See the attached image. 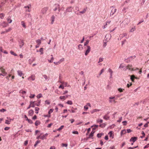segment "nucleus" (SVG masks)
Instances as JSON below:
<instances>
[{
	"instance_id": "f257e3e1",
	"label": "nucleus",
	"mask_w": 149,
	"mask_h": 149,
	"mask_svg": "<svg viewBox=\"0 0 149 149\" xmlns=\"http://www.w3.org/2000/svg\"><path fill=\"white\" fill-rule=\"evenodd\" d=\"M110 9H111V11L110 14V16H112L116 12L117 9L113 6H112L110 7Z\"/></svg>"
},
{
	"instance_id": "f03ea898",
	"label": "nucleus",
	"mask_w": 149,
	"mask_h": 149,
	"mask_svg": "<svg viewBox=\"0 0 149 149\" xmlns=\"http://www.w3.org/2000/svg\"><path fill=\"white\" fill-rule=\"evenodd\" d=\"M132 65H127L125 66V67L123 68V70L125 71H126L127 69H128L131 71L134 70V69L132 68Z\"/></svg>"
},
{
	"instance_id": "7ed1b4c3",
	"label": "nucleus",
	"mask_w": 149,
	"mask_h": 149,
	"mask_svg": "<svg viewBox=\"0 0 149 149\" xmlns=\"http://www.w3.org/2000/svg\"><path fill=\"white\" fill-rule=\"evenodd\" d=\"M111 38V35L110 34H107L105 38V39L104 41L108 42L110 39Z\"/></svg>"
},
{
	"instance_id": "20e7f679",
	"label": "nucleus",
	"mask_w": 149,
	"mask_h": 149,
	"mask_svg": "<svg viewBox=\"0 0 149 149\" xmlns=\"http://www.w3.org/2000/svg\"><path fill=\"white\" fill-rule=\"evenodd\" d=\"M87 49L86 50L85 53V55L86 56H87L88 54L91 49V47L89 46H87Z\"/></svg>"
},
{
	"instance_id": "39448f33",
	"label": "nucleus",
	"mask_w": 149,
	"mask_h": 149,
	"mask_svg": "<svg viewBox=\"0 0 149 149\" xmlns=\"http://www.w3.org/2000/svg\"><path fill=\"white\" fill-rule=\"evenodd\" d=\"M136 57V56H131L128 58L127 59H125V60H127V61H126L127 62H130L132 61L133 59L135 58Z\"/></svg>"
},
{
	"instance_id": "423d86ee",
	"label": "nucleus",
	"mask_w": 149,
	"mask_h": 149,
	"mask_svg": "<svg viewBox=\"0 0 149 149\" xmlns=\"http://www.w3.org/2000/svg\"><path fill=\"white\" fill-rule=\"evenodd\" d=\"M60 6V5L58 4H54V8L53 9L54 11H56L58 10Z\"/></svg>"
},
{
	"instance_id": "0eeeda50",
	"label": "nucleus",
	"mask_w": 149,
	"mask_h": 149,
	"mask_svg": "<svg viewBox=\"0 0 149 149\" xmlns=\"http://www.w3.org/2000/svg\"><path fill=\"white\" fill-rule=\"evenodd\" d=\"M130 20L128 18H126L123 22L126 25H127L130 22Z\"/></svg>"
},
{
	"instance_id": "6e6552de",
	"label": "nucleus",
	"mask_w": 149,
	"mask_h": 149,
	"mask_svg": "<svg viewBox=\"0 0 149 149\" xmlns=\"http://www.w3.org/2000/svg\"><path fill=\"white\" fill-rule=\"evenodd\" d=\"M48 134L47 133L46 134H45L42 135V134H40V139H46V137L47 136Z\"/></svg>"
},
{
	"instance_id": "1a4fd4ad",
	"label": "nucleus",
	"mask_w": 149,
	"mask_h": 149,
	"mask_svg": "<svg viewBox=\"0 0 149 149\" xmlns=\"http://www.w3.org/2000/svg\"><path fill=\"white\" fill-rule=\"evenodd\" d=\"M73 10V8L71 6L68 7L65 10L66 12H71Z\"/></svg>"
},
{
	"instance_id": "9d476101",
	"label": "nucleus",
	"mask_w": 149,
	"mask_h": 149,
	"mask_svg": "<svg viewBox=\"0 0 149 149\" xmlns=\"http://www.w3.org/2000/svg\"><path fill=\"white\" fill-rule=\"evenodd\" d=\"M28 79L30 81H34L35 79V76L34 75H31V76L28 78Z\"/></svg>"
},
{
	"instance_id": "9b49d317",
	"label": "nucleus",
	"mask_w": 149,
	"mask_h": 149,
	"mask_svg": "<svg viewBox=\"0 0 149 149\" xmlns=\"http://www.w3.org/2000/svg\"><path fill=\"white\" fill-rule=\"evenodd\" d=\"M137 139V137H132L130 139V141H132L133 143L135 142Z\"/></svg>"
},
{
	"instance_id": "f8f14e48",
	"label": "nucleus",
	"mask_w": 149,
	"mask_h": 149,
	"mask_svg": "<svg viewBox=\"0 0 149 149\" xmlns=\"http://www.w3.org/2000/svg\"><path fill=\"white\" fill-rule=\"evenodd\" d=\"M55 19V17L54 15H52L51 17V24H53L54 22Z\"/></svg>"
},
{
	"instance_id": "ddd939ff",
	"label": "nucleus",
	"mask_w": 149,
	"mask_h": 149,
	"mask_svg": "<svg viewBox=\"0 0 149 149\" xmlns=\"http://www.w3.org/2000/svg\"><path fill=\"white\" fill-rule=\"evenodd\" d=\"M48 10V8L47 7H45L42 9L41 10V12L43 13L44 14L46 13V11Z\"/></svg>"
},
{
	"instance_id": "4468645a",
	"label": "nucleus",
	"mask_w": 149,
	"mask_h": 149,
	"mask_svg": "<svg viewBox=\"0 0 149 149\" xmlns=\"http://www.w3.org/2000/svg\"><path fill=\"white\" fill-rule=\"evenodd\" d=\"M21 41L19 42V47L21 48L24 45V42L23 40H21Z\"/></svg>"
},
{
	"instance_id": "2eb2a0df",
	"label": "nucleus",
	"mask_w": 149,
	"mask_h": 149,
	"mask_svg": "<svg viewBox=\"0 0 149 149\" xmlns=\"http://www.w3.org/2000/svg\"><path fill=\"white\" fill-rule=\"evenodd\" d=\"M34 113V111H33L31 109L30 110H29V111L28 113L29 114V115H30V116H32L33 115Z\"/></svg>"
},
{
	"instance_id": "dca6fc26",
	"label": "nucleus",
	"mask_w": 149,
	"mask_h": 149,
	"mask_svg": "<svg viewBox=\"0 0 149 149\" xmlns=\"http://www.w3.org/2000/svg\"><path fill=\"white\" fill-rule=\"evenodd\" d=\"M77 109V108H75V109H74L73 108H72L70 110H69L68 111H70L71 112L74 113L75 112V110H76Z\"/></svg>"
},
{
	"instance_id": "f3484780",
	"label": "nucleus",
	"mask_w": 149,
	"mask_h": 149,
	"mask_svg": "<svg viewBox=\"0 0 149 149\" xmlns=\"http://www.w3.org/2000/svg\"><path fill=\"white\" fill-rule=\"evenodd\" d=\"M136 29L135 26H134L132 27L129 31V32H132L135 30Z\"/></svg>"
},
{
	"instance_id": "a211bd4d",
	"label": "nucleus",
	"mask_w": 149,
	"mask_h": 149,
	"mask_svg": "<svg viewBox=\"0 0 149 149\" xmlns=\"http://www.w3.org/2000/svg\"><path fill=\"white\" fill-rule=\"evenodd\" d=\"M35 102L31 101L30 102V104L31 105V107H35Z\"/></svg>"
},
{
	"instance_id": "6ab92c4d",
	"label": "nucleus",
	"mask_w": 149,
	"mask_h": 149,
	"mask_svg": "<svg viewBox=\"0 0 149 149\" xmlns=\"http://www.w3.org/2000/svg\"><path fill=\"white\" fill-rule=\"evenodd\" d=\"M98 126V125H95L92 126L91 127L92 128V130H94L96 129V128H97Z\"/></svg>"
},
{
	"instance_id": "aec40b11",
	"label": "nucleus",
	"mask_w": 149,
	"mask_h": 149,
	"mask_svg": "<svg viewBox=\"0 0 149 149\" xmlns=\"http://www.w3.org/2000/svg\"><path fill=\"white\" fill-rule=\"evenodd\" d=\"M94 132L92 131L91 133L89 134L88 138H91V137L93 136V134L94 133Z\"/></svg>"
},
{
	"instance_id": "412c9836",
	"label": "nucleus",
	"mask_w": 149,
	"mask_h": 149,
	"mask_svg": "<svg viewBox=\"0 0 149 149\" xmlns=\"http://www.w3.org/2000/svg\"><path fill=\"white\" fill-rule=\"evenodd\" d=\"M18 75L20 76H21L23 75V73L22 71L20 70H18L17 71Z\"/></svg>"
},
{
	"instance_id": "4be33fe9",
	"label": "nucleus",
	"mask_w": 149,
	"mask_h": 149,
	"mask_svg": "<svg viewBox=\"0 0 149 149\" xmlns=\"http://www.w3.org/2000/svg\"><path fill=\"white\" fill-rule=\"evenodd\" d=\"M136 78L134 75H132L130 76V79L132 81H134V79Z\"/></svg>"
},
{
	"instance_id": "5701e85b",
	"label": "nucleus",
	"mask_w": 149,
	"mask_h": 149,
	"mask_svg": "<svg viewBox=\"0 0 149 149\" xmlns=\"http://www.w3.org/2000/svg\"><path fill=\"white\" fill-rule=\"evenodd\" d=\"M127 34L126 33H124L122 34H121L120 35V37H121V38H123L126 36H127Z\"/></svg>"
},
{
	"instance_id": "b1692460",
	"label": "nucleus",
	"mask_w": 149,
	"mask_h": 149,
	"mask_svg": "<svg viewBox=\"0 0 149 149\" xmlns=\"http://www.w3.org/2000/svg\"><path fill=\"white\" fill-rule=\"evenodd\" d=\"M97 122L100 124L102 123L103 120L102 119H98L97 120Z\"/></svg>"
},
{
	"instance_id": "393cba45",
	"label": "nucleus",
	"mask_w": 149,
	"mask_h": 149,
	"mask_svg": "<svg viewBox=\"0 0 149 149\" xmlns=\"http://www.w3.org/2000/svg\"><path fill=\"white\" fill-rule=\"evenodd\" d=\"M108 134L109 135V136L110 137H111L112 139L113 138V135L112 131H111L110 132H109V133Z\"/></svg>"
},
{
	"instance_id": "a878e982",
	"label": "nucleus",
	"mask_w": 149,
	"mask_h": 149,
	"mask_svg": "<svg viewBox=\"0 0 149 149\" xmlns=\"http://www.w3.org/2000/svg\"><path fill=\"white\" fill-rule=\"evenodd\" d=\"M143 125V124L142 123H141L137 127H136V128L137 130H141V126L142 125Z\"/></svg>"
},
{
	"instance_id": "bb28decb",
	"label": "nucleus",
	"mask_w": 149,
	"mask_h": 149,
	"mask_svg": "<svg viewBox=\"0 0 149 149\" xmlns=\"http://www.w3.org/2000/svg\"><path fill=\"white\" fill-rule=\"evenodd\" d=\"M3 27H6L7 26V24L5 22H3L1 24Z\"/></svg>"
},
{
	"instance_id": "cd10ccee",
	"label": "nucleus",
	"mask_w": 149,
	"mask_h": 149,
	"mask_svg": "<svg viewBox=\"0 0 149 149\" xmlns=\"http://www.w3.org/2000/svg\"><path fill=\"white\" fill-rule=\"evenodd\" d=\"M87 8H84L82 11H80L79 13H80L83 14L85 13L86 12Z\"/></svg>"
},
{
	"instance_id": "c85d7f7f",
	"label": "nucleus",
	"mask_w": 149,
	"mask_h": 149,
	"mask_svg": "<svg viewBox=\"0 0 149 149\" xmlns=\"http://www.w3.org/2000/svg\"><path fill=\"white\" fill-rule=\"evenodd\" d=\"M0 70L2 73L5 72V69L2 67H1L0 68Z\"/></svg>"
},
{
	"instance_id": "c756f323",
	"label": "nucleus",
	"mask_w": 149,
	"mask_h": 149,
	"mask_svg": "<svg viewBox=\"0 0 149 149\" xmlns=\"http://www.w3.org/2000/svg\"><path fill=\"white\" fill-rule=\"evenodd\" d=\"M35 61L34 59H29V63L30 64H31L32 63Z\"/></svg>"
},
{
	"instance_id": "7c9ffc66",
	"label": "nucleus",
	"mask_w": 149,
	"mask_h": 149,
	"mask_svg": "<svg viewBox=\"0 0 149 149\" xmlns=\"http://www.w3.org/2000/svg\"><path fill=\"white\" fill-rule=\"evenodd\" d=\"M51 56H52V57L51 58V60H48V61L49 63H52L53 61V60L54 59V58L53 57V55H51Z\"/></svg>"
},
{
	"instance_id": "2f4dec72",
	"label": "nucleus",
	"mask_w": 149,
	"mask_h": 149,
	"mask_svg": "<svg viewBox=\"0 0 149 149\" xmlns=\"http://www.w3.org/2000/svg\"><path fill=\"white\" fill-rule=\"evenodd\" d=\"M36 43H38V45H40L41 43V40L40 39H38L36 41Z\"/></svg>"
},
{
	"instance_id": "473e14b6",
	"label": "nucleus",
	"mask_w": 149,
	"mask_h": 149,
	"mask_svg": "<svg viewBox=\"0 0 149 149\" xmlns=\"http://www.w3.org/2000/svg\"><path fill=\"white\" fill-rule=\"evenodd\" d=\"M59 98L61 100H65L66 99V97H65V96H61Z\"/></svg>"
},
{
	"instance_id": "72a5a7b5",
	"label": "nucleus",
	"mask_w": 149,
	"mask_h": 149,
	"mask_svg": "<svg viewBox=\"0 0 149 149\" xmlns=\"http://www.w3.org/2000/svg\"><path fill=\"white\" fill-rule=\"evenodd\" d=\"M126 25L124 24L123 22L121 23L120 24V26L122 28H124Z\"/></svg>"
},
{
	"instance_id": "f704fd0d",
	"label": "nucleus",
	"mask_w": 149,
	"mask_h": 149,
	"mask_svg": "<svg viewBox=\"0 0 149 149\" xmlns=\"http://www.w3.org/2000/svg\"><path fill=\"white\" fill-rule=\"evenodd\" d=\"M7 21L9 23H10L12 22V20L9 17H8L7 19Z\"/></svg>"
},
{
	"instance_id": "c9c22d12",
	"label": "nucleus",
	"mask_w": 149,
	"mask_h": 149,
	"mask_svg": "<svg viewBox=\"0 0 149 149\" xmlns=\"http://www.w3.org/2000/svg\"><path fill=\"white\" fill-rule=\"evenodd\" d=\"M21 24L23 27H24L25 28H26V26L25 24L23 21H22L21 22Z\"/></svg>"
},
{
	"instance_id": "e433bc0d",
	"label": "nucleus",
	"mask_w": 149,
	"mask_h": 149,
	"mask_svg": "<svg viewBox=\"0 0 149 149\" xmlns=\"http://www.w3.org/2000/svg\"><path fill=\"white\" fill-rule=\"evenodd\" d=\"M83 47L82 45L81 44H79L78 45V49L79 50H81L83 49Z\"/></svg>"
},
{
	"instance_id": "4c0bfd02",
	"label": "nucleus",
	"mask_w": 149,
	"mask_h": 149,
	"mask_svg": "<svg viewBox=\"0 0 149 149\" xmlns=\"http://www.w3.org/2000/svg\"><path fill=\"white\" fill-rule=\"evenodd\" d=\"M40 123V122L39 120H37L35 123V125L36 126H38Z\"/></svg>"
},
{
	"instance_id": "58836bf2",
	"label": "nucleus",
	"mask_w": 149,
	"mask_h": 149,
	"mask_svg": "<svg viewBox=\"0 0 149 149\" xmlns=\"http://www.w3.org/2000/svg\"><path fill=\"white\" fill-rule=\"evenodd\" d=\"M40 109L39 108H38V107H36L35 108V111H36V114H38V111Z\"/></svg>"
},
{
	"instance_id": "ea45409f",
	"label": "nucleus",
	"mask_w": 149,
	"mask_h": 149,
	"mask_svg": "<svg viewBox=\"0 0 149 149\" xmlns=\"http://www.w3.org/2000/svg\"><path fill=\"white\" fill-rule=\"evenodd\" d=\"M66 103L70 105H72V102L71 100H68L66 102Z\"/></svg>"
},
{
	"instance_id": "a19ab883",
	"label": "nucleus",
	"mask_w": 149,
	"mask_h": 149,
	"mask_svg": "<svg viewBox=\"0 0 149 149\" xmlns=\"http://www.w3.org/2000/svg\"><path fill=\"white\" fill-rule=\"evenodd\" d=\"M109 118V117L107 115H105L103 117V118L106 120H107Z\"/></svg>"
},
{
	"instance_id": "79ce46f5",
	"label": "nucleus",
	"mask_w": 149,
	"mask_h": 149,
	"mask_svg": "<svg viewBox=\"0 0 149 149\" xmlns=\"http://www.w3.org/2000/svg\"><path fill=\"white\" fill-rule=\"evenodd\" d=\"M42 97V95L41 94H39L37 96V97L38 99H39Z\"/></svg>"
},
{
	"instance_id": "37998d69",
	"label": "nucleus",
	"mask_w": 149,
	"mask_h": 149,
	"mask_svg": "<svg viewBox=\"0 0 149 149\" xmlns=\"http://www.w3.org/2000/svg\"><path fill=\"white\" fill-rule=\"evenodd\" d=\"M10 53H11V54L13 55H14L15 56H17V54L16 53H15L13 51H10Z\"/></svg>"
},
{
	"instance_id": "c03bdc74",
	"label": "nucleus",
	"mask_w": 149,
	"mask_h": 149,
	"mask_svg": "<svg viewBox=\"0 0 149 149\" xmlns=\"http://www.w3.org/2000/svg\"><path fill=\"white\" fill-rule=\"evenodd\" d=\"M39 51L41 52L40 54H43V48H40L39 50Z\"/></svg>"
},
{
	"instance_id": "a18cd8bd",
	"label": "nucleus",
	"mask_w": 149,
	"mask_h": 149,
	"mask_svg": "<svg viewBox=\"0 0 149 149\" xmlns=\"http://www.w3.org/2000/svg\"><path fill=\"white\" fill-rule=\"evenodd\" d=\"M38 103H36V105L37 106H39L40 105V100H37Z\"/></svg>"
},
{
	"instance_id": "49530a36",
	"label": "nucleus",
	"mask_w": 149,
	"mask_h": 149,
	"mask_svg": "<svg viewBox=\"0 0 149 149\" xmlns=\"http://www.w3.org/2000/svg\"><path fill=\"white\" fill-rule=\"evenodd\" d=\"M103 134L100 133V134H97V136L98 137L100 138V137L102 135H103Z\"/></svg>"
},
{
	"instance_id": "de8ad7c7",
	"label": "nucleus",
	"mask_w": 149,
	"mask_h": 149,
	"mask_svg": "<svg viewBox=\"0 0 149 149\" xmlns=\"http://www.w3.org/2000/svg\"><path fill=\"white\" fill-rule=\"evenodd\" d=\"M99 111H100V110H99V109H95L92 111L91 112V113H93L95 112Z\"/></svg>"
},
{
	"instance_id": "09e8293b",
	"label": "nucleus",
	"mask_w": 149,
	"mask_h": 149,
	"mask_svg": "<svg viewBox=\"0 0 149 149\" xmlns=\"http://www.w3.org/2000/svg\"><path fill=\"white\" fill-rule=\"evenodd\" d=\"M89 40H86V41L84 43V46H86L89 42Z\"/></svg>"
},
{
	"instance_id": "8fccbe9b",
	"label": "nucleus",
	"mask_w": 149,
	"mask_h": 149,
	"mask_svg": "<svg viewBox=\"0 0 149 149\" xmlns=\"http://www.w3.org/2000/svg\"><path fill=\"white\" fill-rule=\"evenodd\" d=\"M105 124L104 123L103 124H101L99 125V127H105Z\"/></svg>"
},
{
	"instance_id": "3c124183",
	"label": "nucleus",
	"mask_w": 149,
	"mask_h": 149,
	"mask_svg": "<svg viewBox=\"0 0 149 149\" xmlns=\"http://www.w3.org/2000/svg\"><path fill=\"white\" fill-rule=\"evenodd\" d=\"M63 127V125H61L60 127H59L57 129V130H61Z\"/></svg>"
},
{
	"instance_id": "603ef678",
	"label": "nucleus",
	"mask_w": 149,
	"mask_h": 149,
	"mask_svg": "<svg viewBox=\"0 0 149 149\" xmlns=\"http://www.w3.org/2000/svg\"><path fill=\"white\" fill-rule=\"evenodd\" d=\"M4 15L2 13L0 14V18H1V19H3L4 17Z\"/></svg>"
},
{
	"instance_id": "864d4df0",
	"label": "nucleus",
	"mask_w": 149,
	"mask_h": 149,
	"mask_svg": "<svg viewBox=\"0 0 149 149\" xmlns=\"http://www.w3.org/2000/svg\"><path fill=\"white\" fill-rule=\"evenodd\" d=\"M60 82L62 83V84H64V85L65 86V87L67 85V82H62L60 81Z\"/></svg>"
},
{
	"instance_id": "5fc2aeb1",
	"label": "nucleus",
	"mask_w": 149,
	"mask_h": 149,
	"mask_svg": "<svg viewBox=\"0 0 149 149\" xmlns=\"http://www.w3.org/2000/svg\"><path fill=\"white\" fill-rule=\"evenodd\" d=\"M10 121L11 120H6L5 121V123L8 124H9L10 123Z\"/></svg>"
},
{
	"instance_id": "6e6d98bb",
	"label": "nucleus",
	"mask_w": 149,
	"mask_h": 149,
	"mask_svg": "<svg viewBox=\"0 0 149 149\" xmlns=\"http://www.w3.org/2000/svg\"><path fill=\"white\" fill-rule=\"evenodd\" d=\"M9 30H6L5 31H2L1 33V34H3V33H6L8 32H9Z\"/></svg>"
},
{
	"instance_id": "4d7b16f0",
	"label": "nucleus",
	"mask_w": 149,
	"mask_h": 149,
	"mask_svg": "<svg viewBox=\"0 0 149 149\" xmlns=\"http://www.w3.org/2000/svg\"><path fill=\"white\" fill-rule=\"evenodd\" d=\"M107 42H106L104 40V44L103 45V47H105L106 45H107Z\"/></svg>"
},
{
	"instance_id": "13d9d810",
	"label": "nucleus",
	"mask_w": 149,
	"mask_h": 149,
	"mask_svg": "<svg viewBox=\"0 0 149 149\" xmlns=\"http://www.w3.org/2000/svg\"><path fill=\"white\" fill-rule=\"evenodd\" d=\"M53 109H50L48 112V113L49 114H50V113H52L53 112Z\"/></svg>"
},
{
	"instance_id": "bf43d9fd",
	"label": "nucleus",
	"mask_w": 149,
	"mask_h": 149,
	"mask_svg": "<svg viewBox=\"0 0 149 149\" xmlns=\"http://www.w3.org/2000/svg\"><path fill=\"white\" fill-rule=\"evenodd\" d=\"M124 90V89L120 88L118 89V91H119L120 92H123V91Z\"/></svg>"
},
{
	"instance_id": "052dcab7",
	"label": "nucleus",
	"mask_w": 149,
	"mask_h": 149,
	"mask_svg": "<svg viewBox=\"0 0 149 149\" xmlns=\"http://www.w3.org/2000/svg\"><path fill=\"white\" fill-rule=\"evenodd\" d=\"M108 71L110 73V75H111V76H112V74L113 72L112 70L110 69H109L108 70Z\"/></svg>"
},
{
	"instance_id": "680f3d73",
	"label": "nucleus",
	"mask_w": 149,
	"mask_h": 149,
	"mask_svg": "<svg viewBox=\"0 0 149 149\" xmlns=\"http://www.w3.org/2000/svg\"><path fill=\"white\" fill-rule=\"evenodd\" d=\"M27 120L28 121V122L30 123V124H32L33 123V122L32 121V120H31V119H28Z\"/></svg>"
},
{
	"instance_id": "e2e57ef3",
	"label": "nucleus",
	"mask_w": 149,
	"mask_h": 149,
	"mask_svg": "<svg viewBox=\"0 0 149 149\" xmlns=\"http://www.w3.org/2000/svg\"><path fill=\"white\" fill-rule=\"evenodd\" d=\"M45 102L46 104H48V105L49 104H50V102H49V101L48 100H46L45 101Z\"/></svg>"
},
{
	"instance_id": "0e129e2a",
	"label": "nucleus",
	"mask_w": 149,
	"mask_h": 149,
	"mask_svg": "<svg viewBox=\"0 0 149 149\" xmlns=\"http://www.w3.org/2000/svg\"><path fill=\"white\" fill-rule=\"evenodd\" d=\"M43 77H44L46 80H47V77L46 75L44 74L43 75Z\"/></svg>"
},
{
	"instance_id": "69168bd1",
	"label": "nucleus",
	"mask_w": 149,
	"mask_h": 149,
	"mask_svg": "<svg viewBox=\"0 0 149 149\" xmlns=\"http://www.w3.org/2000/svg\"><path fill=\"white\" fill-rule=\"evenodd\" d=\"M72 133L74 134H78V132L77 131H73Z\"/></svg>"
},
{
	"instance_id": "338daca9",
	"label": "nucleus",
	"mask_w": 149,
	"mask_h": 149,
	"mask_svg": "<svg viewBox=\"0 0 149 149\" xmlns=\"http://www.w3.org/2000/svg\"><path fill=\"white\" fill-rule=\"evenodd\" d=\"M2 76H5L7 74V73L6 72H4L2 73Z\"/></svg>"
},
{
	"instance_id": "774afa93",
	"label": "nucleus",
	"mask_w": 149,
	"mask_h": 149,
	"mask_svg": "<svg viewBox=\"0 0 149 149\" xmlns=\"http://www.w3.org/2000/svg\"><path fill=\"white\" fill-rule=\"evenodd\" d=\"M84 108L85 109V111H87L88 109V107L86 105L84 106Z\"/></svg>"
}]
</instances>
